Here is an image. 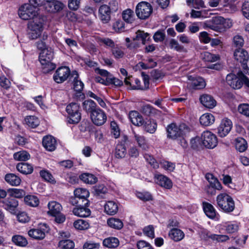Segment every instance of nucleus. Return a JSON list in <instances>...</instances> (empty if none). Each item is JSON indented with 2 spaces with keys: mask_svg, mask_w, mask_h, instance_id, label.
Wrapping results in <instances>:
<instances>
[{
  "mask_svg": "<svg viewBox=\"0 0 249 249\" xmlns=\"http://www.w3.org/2000/svg\"><path fill=\"white\" fill-rule=\"evenodd\" d=\"M45 19V17L38 16L29 22L27 34L30 39H36L40 36Z\"/></svg>",
  "mask_w": 249,
  "mask_h": 249,
  "instance_id": "1",
  "label": "nucleus"
},
{
  "mask_svg": "<svg viewBox=\"0 0 249 249\" xmlns=\"http://www.w3.org/2000/svg\"><path fill=\"white\" fill-rule=\"evenodd\" d=\"M189 131L190 128L188 126L184 123L179 125L175 123H171L166 127L167 138L173 140L183 137Z\"/></svg>",
  "mask_w": 249,
  "mask_h": 249,
  "instance_id": "2",
  "label": "nucleus"
},
{
  "mask_svg": "<svg viewBox=\"0 0 249 249\" xmlns=\"http://www.w3.org/2000/svg\"><path fill=\"white\" fill-rule=\"evenodd\" d=\"M74 196L70 198L69 201L73 205H81L83 203L85 205L89 204L88 198L89 196V193L88 190L84 188H77L74 191Z\"/></svg>",
  "mask_w": 249,
  "mask_h": 249,
  "instance_id": "3",
  "label": "nucleus"
},
{
  "mask_svg": "<svg viewBox=\"0 0 249 249\" xmlns=\"http://www.w3.org/2000/svg\"><path fill=\"white\" fill-rule=\"evenodd\" d=\"M218 206L226 212H231L234 209V202L231 196L225 193L218 195L216 197Z\"/></svg>",
  "mask_w": 249,
  "mask_h": 249,
  "instance_id": "4",
  "label": "nucleus"
},
{
  "mask_svg": "<svg viewBox=\"0 0 249 249\" xmlns=\"http://www.w3.org/2000/svg\"><path fill=\"white\" fill-rule=\"evenodd\" d=\"M79 109V105L75 103H71L67 106L66 110L68 115V122L69 124H77L80 121L81 114Z\"/></svg>",
  "mask_w": 249,
  "mask_h": 249,
  "instance_id": "5",
  "label": "nucleus"
},
{
  "mask_svg": "<svg viewBox=\"0 0 249 249\" xmlns=\"http://www.w3.org/2000/svg\"><path fill=\"white\" fill-rule=\"evenodd\" d=\"M19 17L23 20H34L35 18L38 16H42L38 15L37 10L32 5L25 4L20 7L18 10Z\"/></svg>",
  "mask_w": 249,
  "mask_h": 249,
  "instance_id": "6",
  "label": "nucleus"
},
{
  "mask_svg": "<svg viewBox=\"0 0 249 249\" xmlns=\"http://www.w3.org/2000/svg\"><path fill=\"white\" fill-rule=\"evenodd\" d=\"M153 11L152 6L150 3L142 1L138 4L136 8L137 17L142 19L147 18Z\"/></svg>",
  "mask_w": 249,
  "mask_h": 249,
  "instance_id": "7",
  "label": "nucleus"
},
{
  "mask_svg": "<svg viewBox=\"0 0 249 249\" xmlns=\"http://www.w3.org/2000/svg\"><path fill=\"white\" fill-rule=\"evenodd\" d=\"M233 55L235 59L242 64L244 72L249 74V69L247 66V62L249 60L248 52L242 48L236 49L234 51Z\"/></svg>",
  "mask_w": 249,
  "mask_h": 249,
  "instance_id": "8",
  "label": "nucleus"
},
{
  "mask_svg": "<svg viewBox=\"0 0 249 249\" xmlns=\"http://www.w3.org/2000/svg\"><path fill=\"white\" fill-rule=\"evenodd\" d=\"M201 141L203 144L208 148L213 149L217 144L216 136L209 131H204L201 135Z\"/></svg>",
  "mask_w": 249,
  "mask_h": 249,
  "instance_id": "9",
  "label": "nucleus"
},
{
  "mask_svg": "<svg viewBox=\"0 0 249 249\" xmlns=\"http://www.w3.org/2000/svg\"><path fill=\"white\" fill-rule=\"evenodd\" d=\"M71 71L67 67H61L57 69L53 75L54 81L57 83H62L70 76Z\"/></svg>",
  "mask_w": 249,
  "mask_h": 249,
  "instance_id": "10",
  "label": "nucleus"
},
{
  "mask_svg": "<svg viewBox=\"0 0 249 249\" xmlns=\"http://www.w3.org/2000/svg\"><path fill=\"white\" fill-rule=\"evenodd\" d=\"M90 117L92 122L98 126L104 124L107 119L106 113L100 108L94 110L90 114Z\"/></svg>",
  "mask_w": 249,
  "mask_h": 249,
  "instance_id": "11",
  "label": "nucleus"
},
{
  "mask_svg": "<svg viewBox=\"0 0 249 249\" xmlns=\"http://www.w3.org/2000/svg\"><path fill=\"white\" fill-rule=\"evenodd\" d=\"M231 121L228 119L224 118L217 127V133L219 137H224L229 134L232 128Z\"/></svg>",
  "mask_w": 249,
  "mask_h": 249,
  "instance_id": "12",
  "label": "nucleus"
},
{
  "mask_svg": "<svg viewBox=\"0 0 249 249\" xmlns=\"http://www.w3.org/2000/svg\"><path fill=\"white\" fill-rule=\"evenodd\" d=\"M136 36L133 38V42L126 45L127 48L130 49L137 48L139 47V43L136 41L141 40L143 44H145L146 40L149 39V35L143 31L139 30L136 33Z\"/></svg>",
  "mask_w": 249,
  "mask_h": 249,
  "instance_id": "13",
  "label": "nucleus"
},
{
  "mask_svg": "<svg viewBox=\"0 0 249 249\" xmlns=\"http://www.w3.org/2000/svg\"><path fill=\"white\" fill-rule=\"evenodd\" d=\"M154 178L155 182L162 187L167 189H170L172 187V181L163 175L156 173Z\"/></svg>",
  "mask_w": 249,
  "mask_h": 249,
  "instance_id": "14",
  "label": "nucleus"
},
{
  "mask_svg": "<svg viewBox=\"0 0 249 249\" xmlns=\"http://www.w3.org/2000/svg\"><path fill=\"white\" fill-rule=\"evenodd\" d=\"M226 81L228 84L234 89H239L242 86V81L238 74V76L231 73L228 74Z\"/></svg>",
  "mask_w": 249,
  "mask_h": 249,
  "instance_id": "15",
  "label": "nucleus"
},
{
  "mask_svg": "<svg viewBox=\"0 0 249 249\" xmlns=\"http://www.w3.org/2000/svg\"><path fill=\"white\" fill-rule=\"evenodd\" d=\"M112 12L108 7V5L103 4L100 6L98 13L99 18L104 23L108 22L110 20V14Z\"/></svg>",
  "mask_w": 249,
  "mask_h": 249,
  "instance_id": "16",
  "label": "nucleus"
},
{
  "mask_svg": "<svg viewBox=\"0 0 249 249\" xmlns=\"http://www.w3.org/2000/svg\"><path fill=\"white\" fill-rule=\"evenodd\" d=\"M42 144L46 150L49 151H53L56 149L57 142L53 137L46 136L43 138Z\"/></svg>",
  "mask_w": 249,
  "mask_h": 249,
  "instance_id": "17",
  "label": "nucleus"
},
{
  "mask_svg": "<svg viewBox=\"0 0 249 249\" xmlns=\"http://www.w3.org/2000/svg\"><path fill=\"white\" fill-rule=\"evenodd\" d=\"M89 204L85 205H79L78 207L74 208L72 212L73 214L79 217H88L91 214V211L88 208Z\"/></svg>",
  "mask_w": 249,
  "mask_h": 249,
  "instance_id": "18",
  "label": "nucleus"
},
{
  "mask_svg": "<svg viewBox=\"0 0 249 249\" xmlns=\"http://www.w3.org/2000/svg\"><path fill=\"white\" fill-rule=\"evenodd\" d=\"M199 100L204 107L209 108H213L216 105V101L209 94H203L200 96Z\"/></svg>",
  "mask_w": 249,
  "mask_h": 249,
  "instance_id": "19",
  "label": "nucleus"
},
{
  "mask_svg": "<svg viewBox=\"0 0 249 249\" xmlns=\"http://www.w3.org/2000/svg\"><path fill=\"white\" fill-rule=\"evenodd\" d=\"M53 57V53L52 49L51 48H47L41 51L39 55V60L44 63L45 61H51Z\"/></svg>",
  "mask_w": 249,
  "mask_h": 249,
  "instance_id": "20",
  "label": "nucleus"
},
{
  "mask_svg": "<svg viewBox=\"0 0 249 249\" xmlns=\"http://www.w3.org/2000/svg\"><path fill=\"white\" fill-rule=\"evenodd\" d=\"M129 118L132 123L137 126H143L144 123L142 117L136 111H132L129 113Z\"/></svg>",
  "mask_w": 249,
  "mask_h": 249,
  "instance_id": "21",
  "label": "nucleus"
},
{
  "mask_svg": "<svg viewBox=\"0 0 249 249\" xmlns=\"http://www.w3.org/2000/svg\"><path fill=\"white\" fill-rule=\"evenodd\" d=\"M4 179L7 183L13 186H18L21 181L19 177L13 173L6 174Z\"/></svg>",
  "mask_w": 249,
  "mask_h": 249,
  "instance_id": "22",
  "label": "nucleus"
},
{
  "mask_svg": "<svg viewBox=\"0 0 249 249\" xmlns=\"http://www.w3.org/2000/svg\"><path fill=\"white\" fill-rule=\"evenodd\" d=\"M105 212L109 215H114L118 211V205L113 201H108L104 206Z\"/></svg>",
  "mask_w": 249,
  "mask_h": 249,
  "instance_id": "23",
  "label": "nucleus"
},
{
  "mask_svg": "<svg viewBox=\"0 0 249 249\" xmlns=\"http://www.w3.org/2000/svg\"><path fill=\"white\" fill-rule=\"evenodd\" d=\"M71 77H73V89L77 92H81L84 88L83 83L78 79V74L76 71H73L71 74Z\"/></svg>",
  "mask_w": 249,
  "mask_h": 249,
  "instance_id": "24",
  "label": "nucleus"
},
{
  "mask_svg": "<svg viewBox=\"0 0 249 249\" xmlns=\"http://www.w3.org/2000/svg\"><path fill=\"white\" fill-rule=\"evenodd\" d=\"M48 213L52 215L58 214L62 210V207L60 203L56 201H52L48 203Z\"/></svg>",
  "mask_w": 249,
  "mask_h": 249,
  "instance_id": "25",
  "label": "nucleus"
},
{
  "mask_svg": "<svg viewBox=\"0 0 249 249\" xmlns=\"http://www.w3.org/2000/svg\"><path fill=\"white\" fill-rule=\"evenodd\" d=\"M225 19L222 17H215L213 18L211 21H207L204 23V26L211 29L215 30L216 25H223Z\"/></svg>",
  "mask_w": 249,
  "mask_h": 249,
  "instance_id": "26",
  "label": "nucleus"
},
{
  "mask_svg": "<svg viewBox=\"0 0 249 249\" xmlns=\"http://www.w3.org/2000/svg\"><path fill=\"white\" fill-rule=\"evenodd\" d=\"M205 178L209 183V186H212V187L217 189V190H220L222 189V185L221 183L213 174L211 173H207L205 175Z\"/></svg>",
  "mask_w": 249,
  "mask_h": 249,
  "instance_id": "27",
  "label": "nucleus"
},
{
  "mask_svg": "<svg viewBox=\"0 0 249 249\" xmlns=\"http://www.w3.org/2000/svg\"><path fill=\"white\" fill-rule=\"evenodd\" d=\"M203 210L206 215L211 219H215L216 218V213L213 206L207 202L203 203Z\"/></svg>",
  "mask_w": 249,
  "mask_h": 249,
  "instance_id": "28",
  "label": "nucleus"
},
{
  "mask_svg": "<svg viewBox=\"0 0 249 249\" xmlns=\"http://www.w3.org/2000/svg\"><path fill=\"white\" fill-rule=\"evenodd\" d=\"M215 118L213 115L211 113H206L200 117V123L205 126H209L213 124Z\"/></svg>",
  "mask_w": 249,
  "mask_h": 249,
  "instance_id": "29",
  "label": "nucleus"
},
{
  "mask_svg": "<svg viewBox=\"0 0 249 249\" xmlns=\"http://www.w3.org/2000/svg\"><path fill=\"white\" fill-rule=\"evenodd\" d=\"M119 239L115 237H109L105 238L103 241V245L109 249H115L119 245Z\"/></svg>",
  "mask_w": 249,
  "mask_h": 249,
  "instance_id": "30",
  "label": "nucleus"
},
{
  "mask_svg": "<svg viewBox=\"0 0 249 249\" xmlns=\"http://www.w3.org/2000/svg\"><path fill=\"white\" fill-rule=\"evenodd\" d=\"M49 7V11L52 12H57L62 10L64 7V4L57 0L50 1L47 4L46 7Z\"/></svg>",
  "mask_w": 249,
  "mask_h": 249,
  "instance_id": "31",
  "label": "nucleus"
},
{
  "mask_svg": "<svg viewBox=\"0 0 249 249\" xmlns=\"http://www.w3.org/2000/svg\"><path fill=\"white\" fill-rule=\"evenodd\" d=\"M142 126L147 132L153 134L157 129V124L154 120L147 119L144 121V123Z\"/></svg>",
  "mask_w": 249,
  "mask_h": 249,
  "instance_id": "32",
  "label": "nucleus"
},
{
  "mask_svg": "<svg viewBox=\"0 0 249 249\" xmlns=\"http://www.w3.org/2000/svg\"><path fill=\"white\" fill-rule=\"evenodd\" d=\"M17 169L21 173L25 175L30 174L33 171V167L27 163H18L17 165Z\"/></svg>",
  "mask_w": 249,
  "mask_h": 249,
  "instance_id": "33",
  "label": "nucleus"
},
{
  "mask_svg": "<svg viewBox=\"0 0 249 249\" xmlns=\"http://www.w3.org/2000/svg\"><path fill=\"white\" fill-rule=\"evenodd\" d=\"M29 235L36 239H42L45 237V231L44 229H33L28 231Z\"/></svg>",
  "mask_w": 249,
  "mask_h": 249,
  "instance_id": "34",
  "label": "nucleus"
},
{
  "mask_svg": "<svg viewBox=\"0 0 249 249\" xmlns=\"http://www.w3.org/2000/svg\"><path fill=\"white\" fill-rule=\"evenodd\" d=\"M107 224L110 228L116 230L121 229L124 226L123 222L121 219L115 217L108 219Z\"/></svg>",
  "mask_w": 249,
  "mask_h": 249,
  "instance_id": "35",
  "label": "nucleus"
},
{
  "mask_svg": "<svg viewBox=\"0 0 249 249\" xmlns=\"http://www.w3.org/2000/svg\"><path fill=\"white\" fill-rule=\"evenodd\" d=\"M169 236L174 241H178L183 238L184 234L180 230L173 228L169 231Z\"/></svg>",
  "mask_w": 249,
  "mask_h": 249,
  "instance_id": "36",
  "label": "nucleus"
},
{
  "mask_svg": "<svg viewBox=\"0 0 249 249\" xmlns=\"http://www.w3.org/2000/svg\"><path fill=\"white\" fill-rule=\"evenodd\" d=\"M135 140L137 141L139 147L142 149L147 150L149 148L148 144L147 143L145 137L134 132Z\"/></svg>",
  "mask_w": 249,
  "mask_h": 249,
  "instance_id": "37",
  "label": "nucleus"
},
{
  "mask_svg": "<svg viewBox=\"0 0 249 249\" xmlns=\"http://www.w3.org/2000/svg\"><path fill=\"white\" fill-rule=\"evenodd\" d=\"M235 148L240 152H244L248 147L247 141L241 137H239L235 140Z\"/></svg>",
  "mask_w": 249,
  "mask_h": 249,
  "instance_id": "38",
  "label": "nucleus"
},
{
  "mask_svg": "<svg viewBox=\"0 0 249 249\" xmlns=\"http://www.w3.org/2000/svg\"><path fill=\"white\" fill-rule=\"evenodd\" d=\"M25 203L30 206L35 207L37 206L39 203L38 198L34 195H27L24 197Z\"/></svg>",
  "mask_w": 249,
  "mask_h": 249,
  "instance_id": "39",
  "label": "nucleus"
},
{
  "mask_svg": "<svg viewBox=\"0 0 249 249\" xmlns=\"http://www.w3.org/2000/svg\"><path fill=\"white\" fill-rule=\"evenodd\" d=\"M79 178L83 182L90 184L96 183L97 180V178L95 176L89 173L82 174Z\"/></svg>",
  "mask_w": 249,
  "mask_h": 249,
  "instance_id": "40",
  "label": "nucleus"
},
{
  "mask_svg": "<svg viewBox=\"0 0 249 249\" xmlns=\"http://www.w3.org/2000/svg\"><path fill=\"white\" fill-rule=\"evenodd\" d=\"M83 107L87 112H90L91 114L94 110H96V104L91 100H87L83 103Z\"/></svg>",
  "mask_w": 249,
  "mask_h": 249,
  "instance_id": "41",
  "label": "nucleus"
},
{
  "mask_svg": "<svg viewBox=\"0 0 249 249\" xmlns=\"http://www.w3.org/2000/svg\"><path fill=\"white\" fill-rule=\"evenodd\" d=\"M126 154L125 146L123 144H118L116 145L115 156L118 159L124 158Z\"/></svg>",
  "mask_w": 249,
  "mask_h": 249,
  "instance_id": "42",
  "label": "nucleus"
},
{
  "mask_svg": "<svg viewBox=\"0 0 249 249\" xmlns=\"http://www.w3.org/2000/svg\"><path fill=\"white\" fill-rule=\"evenodd\" d=\"M12 241L16 245L20 247H25L28 244L26 239L19 235H14L12 238Z\"/></svg>",
  "mask_w": 249,
  "mask_h": 249,
  "instance_id": "43",
  "label": "nucleus"
},
{
  "mask_svg": "<svg viewBox=\"0 0 249 249\" xmlns=\"http://www.w3.org/2000/svg\"><path fill=\"white\" fill-rule=\"evenodd\" d=\"M26 124L32 128H35L39 124L38 119L35 116H29L25 119Z\"/></svg>",
  "mask_w": 249,
  "mask_h": 249,
  "instance_id": "44",
  "label": "nucleus"
},
{
  "mask_svg": "<svg viewBox=\"0 0 249 249\" xmlns=\"http://www.w3.org/2000/svg\"><path fill=\"white\" fill-rule=\"evenodd\" d=\"M18 205V201L14 198H8L5 204V209L11 213H14Z\"/></svg>",
  "mask_w": 249,
  "mask_h": 249,
  "instance_id": "45",
  "label": "nucleus"
},
{
  "mask_svg": "<svg viewBox=\"0 0 249 249\" xmlns=\"http://www.w3.org/2000/svg\"><path fill=\"white\" fill-rule=\"evenodd\" d=\"M205 82L201 77L194 78L191 82V86L195 89H201L205 87Z\"/></svg>",
  "mask_w": 249,
  "mask_h": 249,
  "instance_id": "46",
  "label": "nucleus"
},
{
  "mask_svg": "<svg viewBox=\"0 0 249 249\" xmlns=\"http://www.w3.org/2000/svg\"><path fill=\"white\" fill-rule=\"evenodd\" d=\"M169 47L171 49L174 50L178 52H183L185 51L184 47L175 39H171L169 42Z\"/></svg>",
  "mask_w": 249,
  "mask_h": 249,
  "instance_id": "47",
  "label": "nucleus"
},
{
  "mask_svg": "<svg viewBox=\"0 0 249 249\" xmlns=\"http://www.w3.org/2000/svg\"><path fill=\"white\" fill-rule=\"evenodd\" d=\"M30 154L25 151H21L14 154L15 160L18 161H25L29 159Z\"/></svg>",
  "mask_w": 249,
  "mask_h": 249,
  "instance_id": "48",
  "label": "nucleus"
},
{
  "mask_svg": "<svg viewBox=\"0 0 249 249\" xmlns=\"http://www.w3.org/2000/svg\"><path fill=\"white\" fill-rule=\"evenodd\" d=\"M49 62L45 61V62L43 63L42 61H40L41 66H42V70L43 73H47L50 71L53 70L55 67V65L51 62V61H48Z\"/></svg>",
  "mask_w": 249,
  "mask_h": 249,
  "instance_id": "49",
  "label": "nucleus"
},
{
  "mask_svg": "<svg viewBox=\"0 0 249 249\" xmlns=\"http://www.w3.org/2000/svg\"><path fill=\"white\" fill-rule=\"evenodd\" d=\"M8 192L10 195L15 198H22L26 195L25 191L23 189H19L17 188H12L9 189Z\"/></svg>",
  "mask_w": 249,
  "mask_h": 249,
  "instance_id": "50",
  "label": "nucleus"
},
{
  "mask_svg": "<svg viewBox=\"0 0 249 249\" xmlns=\"http://www.w3.org/2000/svg\"><path fill=\"white\" fill-rule=\"evenodd\" d=\"M73 226L77 230H84L89 227V224L86 220L78 219L74 222Z\"/></svg>",
  "mask_w": 249,
  "mask_h": 249,
  "instance_id": "51",
  "label": "nucleus"
},
{
  "mask_svg": "<svg viewBox=\"0 0 249 249\" xmlns=\"http://www.w3.org/2000/svg\"><path fill=\"white\" fill-rule=\"evenodd\" d=\"M59 247L62 249H72L74 247V243L71 240L62 239L59 242Z\"/></svg>",
  "mask_w": 249,
  "mask_h": 249,
  "instance_id": "52",
  "label": "nucleus"
},
{
  "mask_svg": "<svg viewBox=\"0 0 249 249\" xmlns=\"http://www.w3.org/2000/svg\"><path fill=\"white\" fill-rule=\"evenodd\" d=\"M202 57L205 61L211 62L216 61L220 58L219 55L212 54L208 52L203 53Z\"/></svg>",
  "mask_w": 249,
  "mask_h": 249,
  "instance_id": "53",
  "label": "nucleus"
},
{
  "mask_svg": "<svg viewBox=\"0 0 249 249\" xmlns=\"http://www.w3.org/2000/svg\"><path fill=\"white\" fill-rule=\"evenodd\" d=\"M107 192V187L103 184L96 186L94 188L95 195L101 198L103 197V196L106 194Z\"/></svg>",
  "mask_w": 249,
  "mask_h": 249,
  "instance_id": "54",
  "label": "nucleus"
},
{
  "mask_svg": "<svg viewBox=\"0 0 249 249\" xmlns=\"http://www.w3.org/2000/svg\"><path fill=\"white\" fill-rule=\"evenodd\" d=\"M144 158L146 161L154 169H157L159 167V164L157 160L151 155L149 154H144Z\"/></svg>",
  "mask_w": 249,
  "mask_h": 249,
  "instance_id": "55",
  "label": "nucleus"
},
{
  "mask_svg": "<svg viewBox=\"0 0 249 249\" xmlns=\"http://www.w3.org/2000/svg\"><path fill=\"white\" fill-rule=\"evenodd\" d=\"M39 174L41 177L45 180L51 183L55 182L54 178L48 171L42 170L40 171Z\"/></svg>",
  "mask_w": 249,
  "mask_h": 249,
  "instance_id": "56",
  "label": "nucleus"
},
{
  "mask_svg": "<svg viewBox=\"0 0 249 249\" xmlns=\"http://www.w3.org/2000/svg\"><path fill=\"white\" fill-rule=\"evenodd\" d=\"M123 19L127 23H131L133 20V12L128 9L123 13Z\"/></svg>",
  "mask_w": 249,
  "mask_h": 249,
  "instance_id": "57",
  "label": "nucleus"
},
{
  "mask_svg": "<svg viewBox=\"0 0 249 249\" xmlns=\"http://www.w3.org/2000/svg\"><path fill=\"white\" fill-rule=\"evenodd\" d=\"M244 44V40L243 37L241 36L236 35L233 38V46L237 49L241 48Z\"/></svg>",
  "mask_w": 249,
  "mask_h": 249,
  "instance_id": "58",
  "label": "nucleus"
},
{
  "mask_svg": "<svg viewBox=\"0 0 249 249\" xmlns=\"http://www.w3.org/2000/svg\"><path fill=\"white\" fill-rule=\"evenodd\" d=\"M238 112L247 117H249V104H241L238 106Z\"/></svg>",
  "mask_w": 249,
  "mask_h": 249,
  "instance_id": "59",
  "label": "nucleus"
},
{
  "mask_svg": "<svg viewBox=\"0 0 249 249\" xmlns=\"http://www.w3.org/2000/svg\"><path fill=\"white\" fill-rule=\"evenodd\" d=\"M207 236L209 238H211L213 240H216L218 242H224L229 239V237L226 235L211 234L210 235L207 234Z\"/></svg>",
  "mask_w": 249,
  "mask_h": 249,
  "instance_id": "60",
  "label": "nucleus"
},
{
  "mask_svg": "<svg viewBox=\"0 0 249 249\" xmlns=\"http://www.w3.org/2000/svg\"><path fill=\"white\" fill-rule=\"evenodd\" d=\"M160 164L162 168L169 171H173L175 168V164L174 163L166 160L160 161Z\"/></svg>",
  "mask_w": 249,
  "mask_h": 249,
  "instance_id": "61",
  "label": "nucleus"
},
{
  "mask_svg": "<svg viewBox=\"0 0 249 249\" xmlns=\"http://www.w3.org/2000/svg\"><path fill=\"white\" fill-rule=\"evenodd\" d=\"M136 196L143 201H149L152 199V195L148 192H137Z\"/></svg>",
  "mask_w": 249,
  "mask_h": 249,
  "instance_id": "62",
  "label": "nucleus"
},
{
  "mask_svg": "<svg viewBox=\"0 0 249 249\" xmlns=\"http://www.w3.org/2000/svg\"><path fill=\"white\" fill-rule=\"evenodd\" d=\"M165 37V34L164 31H158L153 36V39L156 42L162 41Z\"/></svg>",
  "mask_w": 249,
  "mask_h": 249,
  "instance_id": "63",
  "label": "nucleus"
},
{
  "mask_svg": "<svg viewBox=\"0 0 249 249\" xmlns=\"http://www.w3.org/2000/svg\"><path fill=\"white\" fill-rule=\"evenodd\" d=\"M137 246L138 249H154L149 243L143 240L139 241Z\"/></svg>",
  "mask_w": 249,
  "mask_h": 249,
  "instance_id": "64",
  "label": "nucleus"
}]
</instances>
